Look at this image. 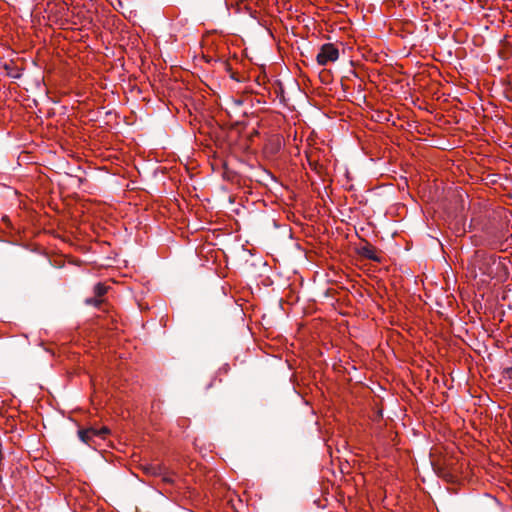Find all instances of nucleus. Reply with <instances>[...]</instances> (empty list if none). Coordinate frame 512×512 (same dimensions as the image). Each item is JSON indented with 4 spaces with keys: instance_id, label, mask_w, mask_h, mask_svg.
<instances>
[{
    "instance_id": "5",
    "label": "nucleus",
    "mask_w": 512,
    "mask_h": 512,
    "mask_svg": "<svg viewBox=\"0 0 512 512\" xmlns=\"http://www.w3.org/2000/svg\"><path fill=\"white\" fill-rule=\"evenodd\" d=\"M362 254L371 260L378 261V257L376 256V252L372 247H364L362 250Z\"/></svg>"
},
{
    "instance_id": "1",
    "label": "nucleus",
    "mask_w": 512,
    "mask_h": 512,
    "mask_svg": "<svg viewBox=\"0 0 512 512\" xmlns=\"http://www.w3.org/2000/svg\"><path fill=\"white\" fill-rule=\"evenodd\" d=\"M470 265L473 268L475 276H477V271L488 277H492L496 273L494 268L496 265L495 256L482 250L475 252L470 261Z\"/></svg>"
},
{
    "instance_id": "2",
    "label": "nucleus",
    "mask_w": 512,
    "mask_h": 512,
    "mask_svg": "<svg viewBox=\"0 0 512 512\" xmlns=\"http://www.w3.org/2000/svg\"><path fill=\"white\" fill-rule=\"evenodd\" d=\"M110 430L107 427L95 428L90 427L78 431V436L82 442L89 445L90 447H96L99 444V440H104L109 434Z\"/></svg>"
},
{
    "instance_id": "7",
    "label": "nucleus",
    "mask_w": 512,
    "mask_h": 512,
    "mask_svg": "<svg viewBox=\"0 0 512 512\" xmlns=\"http://www.w3.org/2000/svg\"><path fill=\"white\" fill-rule=\"evenodd\" d=\"M86 302H87L88 304H92V303H93V304H95V305L100 303V301H99V300H95V299H87V300H86Z\"/></svg>"
},
{
    "instance_id": "4",
    "label": "nucleus",
    "mask_w": 512,
    "mask_h": 512,
    "mask_svg": "<svg viewBox=\"0 0 512 512\" xmlns=\"http://www.w3.org/2000/svg\"><path fill=\"white\" fill-rule=\"evenodd\" d=\"M146 471L152 475L162 476L163 480L166 482H172L173 479L166 472V469L160 465H149L146 467Z\"/></svg>"
},
{
    "instance_id": "6",
    "label": "nucleus",
    "mask_w": 512,
    "mask_h": 512,
    "mask_svg": "<svg viewBox=\"0 0 512 512\" xmlns=\"http://www.w3.org/2000/svg\"><path fill=\"white\" fill-rule=\"evenodd\" d=\"M107 291V288L101 284V283H98L95 287H94V292L95 294L98 296V297H101L103 296Z\"/></svg>"
},
{
    "instance_id": "3",
    "label": "nucleus",
    "mask_w": 512,
    "mask_h": 512,
    "mask_svg": "<svg viewBox=\"0 0 512 512\" xmlns=\"http://www.w3.org/2000/svg\"><path fill=\"white\" fill-rule=\"evenodd\" d=\"M339 58V51L332 43H327L321 46L316 60L320 66H326L329 63L337 61Z\"/></svg>"
}]
</instances>
